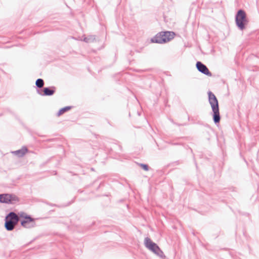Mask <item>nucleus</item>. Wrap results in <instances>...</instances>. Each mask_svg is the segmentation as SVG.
Here are the masks:
<instances>
[{
	"label": "nucleus",
	"mask_w": 259,
	"mask_h": 259,
	"mask_svg": "<svg viewBox=\"0 0 259 259\" xmlns=\"http://www.w3.org/2000/svg\"><path fill=\"white\" fill-rule=\"evenodd\" d=\"M208 101L212 111V118L215 124L219 123L221 120V116L219 112V106L218 100L213 93L211 91L208 92Z\"/></svg>",
	"instance_id": "nucleus-1"
},
{
	"label": "nucleus",
	"mask_w": 259,
	"mask_h": 259,
	"mask_svg": "<svg viewBox=\"0 0 259 259\" xmlns=\"http://www.w3.org/2000/svg\"><path fill=\"white\" fill-rule=\"evenodd\" d=\"M175 35L172 31H161L151 39V41L157 44L165 43L174 38Z\"/></svg>",
	"instance_id": "nucleus-2"
},
{
	"label": "nucleus",
	"mask_w": 259,
	"mask_h": 259,
	"mask_svg": "<svg viewBox=\"0 0 259 259\" xmlns=\"http://www.w3.org/2000/svg\"><path fill=\"white\" fill-rule=\"evenodd\" d=\"M235 19L237 27L241 30H243L245 28L246 25L249 22L246 12L242 9H240L237 11Z\"/></svg>",
	"instance_id": "nucleus-3"
},
{
	"label": "nucleus",
	"mask_w": 259,
	"mask_h": 259,
	"mask_svg": "<svg viewBox=\"0 0 259 259\" xmlns=\"http://www.w3.org/2000/svg\"><path fill=\"white\" fill-rule=\"evenodd\" d=\"M19 219L13 211L9 213L5 218V227L7 231H12L18 224Z\"/></svg>",
	"instance_id": "nucleus-4"
},
{
	"label": "nucleus",
	"mask_w": 259,
	"mask_h": 259,
	"mask_svg": "<svg viewBox=\"0 0 259 259\" xmlns=\"http://www.w3.org/2000/svg\"><path fill=\"white\" fill-rule=\"evenodd\" d=\"M145 245L147 248L158 256L161 258L165 257L163 252L160 249L159 246L155 243L152 242L149 238H145Z\"/></svg>",
	"instance_id": "nucleus-5"
},
{
	"label": "nucleus",
	"mask_w": 259,
	"mask_h": 259,
	"mask_svg": "<svg viewBox=\"0 0 259 259\" xmlns=\"http://www.w3.org/2000/svg\"><path fill=\"white\" fill-rule=\"evenodd\" d=\"M19 201V198L15 194L4 193L0 194V203L15 204Z\"/></svg>",
	"instance_id": "nucleus-6"
},
{
	"label": "nucleus",
	"mask_w": 259,
	"mask_h": 259,
	"mask_svg": "<svg viewBox=\"0 0 259 259\" xmlns=\"http://www.w3.org/2000/svg\"><path fill=\"white\" fill-rule=\"evenodd\" d=\"M34 220L32 218L30 215H26L24 217V220L21 221V225L24 228H31L35 226Z\"/></svg>",
	"instance_id": "nucleus-7"
},
{
	"label": "nucleus",
	"mask_w": 259,
	"mask_h": 259,
	"mask_svg": "<svg viewBox=\"0 0 259 259\" xmlns=\"http://www.w3.org/2000/svg\"><path fill=\"white\" fill-rule=\"evenodd\" d=\"M56 91V88L54 86L44 88L42 91L37 89V93L42 96H51L54 95Z\"/></svg>",
	"instance_id": "nucleus-8"
},
{
	"label": "nucleus",
	"mask_w": 259,
	"mask_h": 259,
	"mask_svg": "<svg viewBox=\"0 0 259 259\" xmlns=\"http://www.w3.org/2000/svg\"><path fill=\"white\" fill-rule=\"evenodd\" d=\"M196 66L197 70L200 72L208 76H211L212 75L211 73L209 71L206 66L203 64L202 62L197 61L196 62Z\"/></svg>",
	"instance_id": "nucleus-9"
},
{
	"label": "nucleus",
	"mask_w": 259,
	"mask_h": 259,
	"mask_svg": "<svg viewBox=\"0 0 259 259\" xmlns=\"http://www.w3.org/2000/svg\"><path fill=\"white\" fill-rule=\"evenodd\" d=\"M27 151V148L26 147H23L21 149L13 151L12 153L17 155L19 157H22L26 154Z\"/></svg>",
	"instance_id": "nucleus-10"
},
{
	"label": "nucleus",
	"mask_w": 259,
	"mask_h": 259,
	"mask_svg": "<svg viewBox=\"0 0 259 259\" xmlns=\"http://www.w3.org/2000/svg\"><path fill=\"white\" fill-rule=\"evenodd\" d=\"M72 108V106H66L65 107L62 108L59 110L58 112L57 113V116H59L63 114L65 112L69 111L70 109H71Z\"/></svg>",
	"instance_id": "nucleus-11"
},
{
	"label": "nucleus",
	"mask_w": 259,
	"mask_h": 259,
	"mask_svg": "<svg viewBox=\"0 0 259 259\" xmlns=\"http://www.w3.org/2000/svg\"><path fill=\"white\" fill-rule=\"evenodd\" d=\"M35 85L39 89L42 88L44 85V80L41 78H38L35 81Z\"/></svg>",
	"instance_id": "nucleus-12"
},
{
	"label": "nucleus",
	"mask_w": 259,
	"mask_h": 259,
	"mask_svg": "<svg viewBox=\"0 0 259 259\" xmlns=\"http://www.w3.org/2000/svg\"><path fill=\"white\" fill-rule=\"evenodd\" d=\"M95 40V36L94 35H90L83 38V41L87 43L93 42Z\"/></svg>",
	"instance_id": "nucleus-13"
},
{
	"label": "nucleus",
	"mask_w": 259,
	"mask_h": 259,
	"mask_svg": "<svg viewBox=\"0 0 259 259\" xmlns=\"http://www.w3.org/2000/svg\"><path fill=\"white\" fill-rule=\"evenodd\" d=\"M139 165L141 168L146 171H148L149 170V166L146 164L140 163L139 164Z\"/></svg>",
	"instance_id": "nucleus-14"
}]
</instances>
